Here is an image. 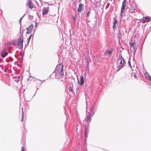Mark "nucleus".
Returning <instances> with one entry per match:
<instances>
[{"label": "nucleus", "instance_id": "nucleus-21", "mask_svg": "<svg viewBox=\"0 0 151 151\" xmlns=\"http://www.w3.org/2000/svg\"><path fill=\"white\" fill-rule=\"evenodd\" d=\"M134 78L135 79H137V76H136V73H134Z\"/></svg>", "mask_w": 151, "mask_h": 151}, {"label": "nucleus", "instance_id": "nucleus-23", "mask_svg": "<svg viewBox=\"0 0 151 151\" xmlns=\"http://www.w3.org/2000/svg\"><path fill=\"white\" fill-rule=\"evenodd\" d=\"M128 63L129 64V65L130 67V68L131 69L132 68V66L131 65V63H130L129 62V61H128Z\"/></svg>", "mask_w": 151, "mask_h": 151}, {"label": "nucleus", "instance_id": "nucleus-2", "mask_svg": "<svg viewBox=\"0 0 151 151\" xmlns=\"http://www.w3.org/2000/svg\"><path fill=\"white\" fill-rule=\"evenodd\" d=\"M56 69L57 71L60 73L61 76L64 75L63 65L59 64L57 66Z\"/></svg>", "mask_w": 151, "mask_h": 151}, {"label": "nucleus", "instance_id": "nucleus-17", "mask_svg": "<svg viewBox=\"0 0 151 151\" xmlns=\"http://www.w3.org/2000/svg\"><path fill=\"white\" fill-rule=\"evenodd\" d=\"M112 52L111 50H106L105 54H109L110 56L111 55V54Z\"/></svg>", "mask_w": 151, "mask_h": 151}, {"label": "nucleus", "instance_id": "nucleus-3", "mask_svg": "<svg viewBox=\"0 0 151 151\" xmlns=\"http://www.w3.org/2000/svg\"><path fill=\"white\" fill-rule=\"evenodd\" d=\"M23 38L22 37H21L19 38V39L18 41V42L17 45V47L19 49H21L23 48Z\"/></svg>", "mask_w": 151, "mask_h": 151}, {"label": "nucleus", "instance_id": "nucleus-13", "mask_svg": "<svg viewBox=\"0 0 151 151\" xmlns=\"http://www.w3.org/2000/svg\"><path fill=\"white\" fill-rule=\"evenodd\" d=\"M117 22L115 18H114L113 19V28L114 29H115V25L117 23Z\"/></svg>", "mask_w": 151, "mask_h": 151}, {"label": "nucleus", "instance_id": "nucleus-20", "mask_svg": "<svg viewBox=\"0 0 151 151\" xmlns=\"http://www.w3.org/2000/svg\"><path fill=\"white\" fill-rule=\"evenodd\" d=\"M69 90L70 92H72L73 91V89L71 87H69Z\"/></svg>", "mask_w": 151, "mask_h": 151}, {"label": "nucleus", "instance_id": "nucleus-28", "mask_svg": "<svg viewBox=\"0 0 151 151\" xmlns=\"http://www.w3.org/2000/svg\"><path fill=\"white\" fill-rule=\"evenodd\" d=\"M130 46L131 47L132 46V42H130Z\"/></svg>", "mask_w": 151, "mask_h": 151}, {"label": "nucleus", "instance_id": "nucleus-32", "mask_svg": "<svg viewBox=\"0 0 151 151\" xmlns=\"http://www.w3.org/2000/svg\"><path fill=\"white\" fill-rule=\"evenodd\" d=\"M134 66H133V68H134Z\"/></svg>", "mask_w": 151, "mask_h": 151}, {"label": "nucleus", "instance_id": "nucleus-26", "mask_svg": "<svg viewBox=\"0 0 151 151\" xmlns=\"http://www.w3.org/2000/svg\"><path fill=\"white\" fill-rule=\"evenodd\" d=\"M90 12H88V13H87V16H89V14L90 13Z\"/></svg>", "mask_w": 151, "mask_h": 151}, {"label": "nucleus", "instance_id": "nucleus-5", "mask_svg": "<svg viewBox=\"0 0 151 151\" xmlns=\"http://www.w3.org/2000/svg\"><path fill=\"white\" fill-rule=\"evenodd\" d=\"M150 20V18L149 17L147 16L143 17L141 21H142V23H144L145 22V21L147 22H149Z\"/></svg>", "mask_w": 151, "mask_h": 151}, {"label": "nucleus", "instance_id": "nucleus-11", "mask_svg": "<svg viewBox=\"0 0 151 151\" xmlns=\"http://www.w3.org/2000/svg\"><path fill=\"white\" fill-rule=\"evenodd\" d=\"M133 13H135L136 12H137L138 11L137 9V7L136 6V4L134 3L133 1Z\"/></svg>", "mask_w": 151, "mask_h": 151}, {"label": "nucleus", "instance_id": "nucleus-10", "mask_svg": "<svg viewBox=\"0 0 151 151\" xmlns=\"http://www.w3.org/2000/svg\"><path fill=\"white\" fill-rule=\"evenodd\" d=\"M6 50V48L4 49L3 51L1 52V55L3 58L5 57L8 54V53L7 52H5Z\"/></svg>", "mask_w": 151, "mask_h": 151}, {"label": "nucleus", "instance_id": "nucleus-12", "mask_svg": "<svg viewBox=\"0 0 151 151\" xmlns=\"http://www.w3.org/2000/svg\"><path fill=\"white\" fill-rule=\"evenodd\" d=\"M80 81V84L81 85V86L83 85L84 83V79H83V76H81Z\"/></svg>", "mask_w": 151, "mask_h": 151}, {"label": "nucleus", "instance_id": "nucleus-29", "mask_svg": "<svg viewBox=\"0 0 151 151\" xmlns=\"http://www.w3.org/2000/svg\"><path fill=\"white\" fill-rule=\"evenodd\" d=\"M73 18L74 21H76V19L73 17Z\"/></svg>", "mask_w": 151, "mask_h": 151}, {"label": "nucleus", "instance_id": "nucleus-16", "mask_svg": "<svg viewBox=\"0 0 151 151\" xmlns=\"http://www.w3.org/2000/svg\"><path fill=\"white\" fill-rule=\"evenodd\" d=\"M135 45V42H133V48H134L133 50L134 51L133 52V54L134 55H135V52L136 51V49H137V48H136L135 47H134V45Z\"/></svg>", "mask_w": 151, "mask_h": 151}, {"label": "nucleus", "instance_id": "nucleus-25", "mask_svg": "<svg viewBox=\"0 0 151 151\" xmlns=\"http://www.w3.org/2000/svg\"><path fill=\"white\" fill-rule=\"evenodd\" d=\"M25 149L23 147H22V150L21 151H24Z\"/></svg>", "mask_w": 151, "mask_h": 151}, {"label": "nucleus", "instance_id": "nucleus-19", "mask_svg": "<svg viewBox=\"0 0 151 151\" xmlns=\"http://www.w3.org/2000/svg\"><path fill=\"white\" fill-rule=\"evenodd\" d=\"M84 134H85V137L86 138L88 136V132L87 131H86V130L85 131V132Z\"/></svg>", "mask_w": 151, "mask_h": 151}, {"label": "nucleus", "instance_id": "nucleus-14", "mask_svg": "<svg viewBox=\"0 0 151 151\" xmlns=\"http://www.w3.org/2000/svg\"><path fill=\"white\" fill-rule=\"evenodd\" d=\"M92 116V115H89V116H88L87 119V122L88 123V124L91 121Z\"/></svg>", "mask_w": 151, "mask_h": 151}, {"label": "nucleus", "instance_id": "nucleus-4", "mask_svg": "<svg viewBox=\"0 0 151 151\" xmlns=\"http://www.w3.org/2000/svg\"><path fill=\"white\" fill-rule=\"evenodd\" d=\"M27 5H28L29 8L31 9L35 8V5L32 3L31 0H29L28 3L27 4Z\"/></svg>", "mask_w": 151, "mask_h": 151}, {"label": "nucleus", "instance_id": "nucleus-30", "mask_svg": "<svg viewBox=\"0 0 151 151\" xmlns=\"http://www.w3.org/2000/svg\"><path fill=\"white\" fill-rule=\"evenodd\" d=\"M133 61H135V60H134V58H133Z\"/></svg>", "mask_w": 151, "mask_h": 151}, {"label": "nucleus", "instance_id": "nucleus-18", "mask_svg": "<svg viewBox=\"0 0 151 151\" xmlns=\"http://www.w3.org/2000/svg\"><path fill=\"white\" fill-rule=\"evenodd\" d=\"M22 118L21 120V122H22V121L23 120V119L24 118V113H23V108H22Z\"/></svg>", "mask_w": 151, "mask_h": 151}, {"label": "nucleus", "instance_id": "nucleus-1", "mask_svg": "<svg viewBox=\"0 0 151 151\" xmlns=\"http://www.w3.org/2000/svg\"><path fill=\"white\" fill-rule=\"evenodd\" d=\"M125 63V62L124 60L121 55L118 59L117 64L118 66L119 67H121V68H122Z\"/></svg>", "mask_w": 151, "mask_h": 151}, {"label": "nucleus", "instance_id": "nucleus-9", "mask_svg": "<svg viewBox=\"0 0 151 151\" xmlns=\"http://www.w3.org/2000/svg\"><path fill=\"white\" fill-rule=\"evenodd\" d=\"M84 6V5L82 4L81 3L79 4L78 9V12H81L83 9Z\"/></svg>", "mask_w": 151, "mask_h": 151}, {"label": "nucleus", "instance_id": "nucleus-31", "mask_svg": "<svg viewBox=\"0 0 151 151\" xmlns=\"http://www.w3.org/2000/svg\"><path fill=\"white\" fill-rule=\"evenodd\" d=\"M78 83H79V81H78Z\"/></svg>", "mask_w": 151, "mask_h": 151}, {"label": "nucleus", "instance_id": "nucleus-15", "mask_svg": "<svg viewBox=\"0 0 151 151\" xmlns=\"http://www.w3.org/2000/svg\"><path fill=\"white\" fill-rule=\"evenodd\" d=\"M144 75L145 76L148 78V79L151 81V77L149 75V74L146 73H145Z\"/></svg>", "mask_w": 151, "mask_h": 151}, {"label": "nucleus", "instance_id": "nucleus-22", "mask_svg": "<svg viewBox=\"0 0 151 151\" xmlns=\"http://www.w3.org/2000/svg\"><path fill=\"white\" fill-rule=\"evenodd\" d=\"M128 63L129 64V65L130 67V68L131 69L132 68V66L131 65V63H130L129 62V61H128Z\"/></svg>", "mask_w": 151, "mask_h": 151}, {"label": "nucleus", "instance_id": "nucleus-24", "mask_svg": "<svg viewBox=\"0 0 151 151\" xmlns=\"http://www.w3.org/2000/svg\"><path fill=\"white\" fill-rule=\"evenodd\" d=\"M25 149L23 147H22V150L21 151H24Z\"/></svg>", "mask_w": 151, "mask_h": 151}, {"label": "nucleus", "instance_id": "nucleus-27", "mask_svg": "<svg viewBox=\"0 0 151 151\" xmlns=\"http://www.w3.org/2000/svg\"><path fill=\"white\" fill-rule=\"evenodd\" d=\"M32 35H31L30 36H29V40L31 38V37H32Z\"/></svg>", "mask_w": 151, "mask_h": 151}, {"label": "nucleus", "instance_id": "nucleus-8", "mask_svg": "<svg viewBox=\"0 0 151 151\" xmlns=\"http://www.w3.org/2000/svg\"><path fill=\"white\" fill-rule=\"evenodd\" d=\"M126 0H124L122 3V6L121 8V13H122L123 12V10H124L125 9V7L126 6Z\"/></svg>", "mask_w": 151, "mask_h": 151}, {"label": "nucleus", "instance_id": "nucleus-7", "mask_svg": "<svg viewBox=\"0 0 151 151\" xmlns=\"http://www.w3.org/2000/svg\"><path fill=\"white\" fill-rule=\"evenodd\" d=\"M49 11V7H45L42 9V14L43 15L47 14Z\"/></svg>", "mask_w": 151, "mask_h": 151}, {"label": "nucleus", "instance_id": "nucleus-6", "mask_svg": "<svg viewBox=\"0 0 151 151\" xmlns=\"http://www.w3.org/2000/svg\"><path fill=\"white\" fill-rule=\"evenodd\" d=\"M33 27V25L31 24V25L27 29V32L26 33L27 34H29L30 33L32 30Z\"/></svg>", "mask_w": 151, "mask_h": 151}]
</instances>
